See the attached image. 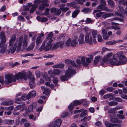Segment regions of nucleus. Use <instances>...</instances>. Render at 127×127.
<instances>
[{
  "mask_svg": "<svg viewBox=\"0 0 127 127\" xmlns=\"http://www.w3.org/2000/svg\"><path fill=\"white\" fill-rule=\"evenodd\" d=\"M23 37L22 35L20 36L18 41L15 42L13 47H11L7 51H6L7 46L5 44V43L1 42L0 43V53L1 54L6 53L8 54L11 52V53L12 54L14 53L16 48L18 51L24 50L27 47L29 38L27 35H25L24 38Z\"/></svg>",
  "mask_w": 127,
  "mask_h": 127,
  "instance_id": "obj_1",
  "label": "nucleus"
},
{
  "mask_svg": "<svg viewBox=\"0 0 127 127\" xmlns=\"http://www.w3.org/2000/svg\"><path fill=\"white\" fill-rule=\"evenodd\" d=\"M126 57L122 52H120L113 55L112 58L109 59V63L112 65H119L126 63Z\"/></svg>",
  "mask_w": 127,
  "mask_h": 127,
  "instance_id": "obj_2",
  "label": "nucleus"
},
{
  "mask_svg": "<svg viewBox=\"0 0 127 127\" xmlns=\"http://www.w3.org/2000/svg\"><path fill=\"white\" fill-rule=\"evenodd\" d=\"M89 57L86 58L84 56H79L76 59V62L79 65L82 64L84 66H87L93 61V58L92 55H89Z\"/></svg>",
  "mask_w": 127,
  "mask_h": 127,
  "instance_id": "obj_3",
  "label": "nucleus"
},
{
  "mask_svg": "<svg viewBox=\"0 0 127 127\" xmlns=\"http://www.w3.org/2000/svg\"><path fill=\"white\" fill-rule=\"evenodd\" d=\"M92 34L90 33H87L85 35V41L86 43H88L89 44L92 45L93 44V42L94 43L96 42L95 37L97 34V31H94L92 32Z\"/></svg>",
  "mask_w": 127,
  "mask_h": 127,
  "instance_id": "obj_4",
  "label": "nucleus"
},
{
  "mask_svg": "<svg viewBox=\"0 0 127 127\" xmlns=\"http://www.w3.org/2000/svg\"><path fill=\"white\" fill-rule=\"evenodd\" d=\"M53 40L51 38H47L42 44L41 47L39 48V50L42 51L44 49V50L47 51L51 49L52 50V44Z\"/></svg>",
  "mask_w": 127,
  "mask_h": 127,
  "instance_id": "obj_5",
  "label": "nucleus"
},
{
  "mask_svg": "<svg viewBox=\"0 0 127 127\" xmlns=\"http://www.w3.org/2000/svg\"><path fill=\"white\" fill-rule=\"evenodd\" d=\"M49 2L47 0H36L34 1V3H36L37 4L42 3L39 6V9L41 11L43 10L45 8V7L49 6V4L47 3Z\"/></svg>",
  "mask_w": 127,
  "mask_h": 127,
  "instance_id": "obj_6",
  "label": "nucleus"
},
{
  "mask_svg": "<svg viewBox=\"0 0 127 127\" xmlns=\"http://www.w3.org/2000/svg\"><path fill=\"white\" fill-rule=\"evenodd\" d=\"M5 80L4 83L6 84L9 85L12 82L16 81V79L15 76L13 74H6L5 76Z\"/></svg>",
  "mask_w": 127,
  "mask_h": 127,
  "instance_id": "obj_7",
  "label": "nucleus"
},
{
  "mask_svg": "<svg viewBox=\"0 0 127 127\" xmlns=\"http://www.w3.org/2000/svg\"><path fill=\"white\" fill-rule=\"evenodd\" d=\"M102 52L99 51H96L93 53V55L94 56L98 55L94 58V64H96L98 63L99 62L101 61L102 59Z\"/></svg>",
  "mask_w": 127,
  "mask_h": 127,
  "instance_id": "obj_8",
  "label": "nucleus"
},
{
  "mask_svg": "<svg viewBox=\"0 0 127 127\" xmlns=\"http://www.w3.org/2000/svg\"><path fill=\"white\" fill-rule=\"evenodd\" d=\"M28 78L30 80V81L29 82V84L31 87L32 89L33 87L34 86V82L35 78L34 77L32 76V73L30 71L28 72Z\"/></svg>",
  "mask_w": 127,
  "mask_h": 127,
  "instance_id": "obj_9",
  "label": "nucleus"
},
{
  "mask_svg": "<svg viewBox=\"0 0 127 127\" xmlns=\"http://www.w3.org/2000/svg\"><path fill=\"white\" fill-rule=\"evenodd\" d=\"M77 43L76 39H74L72 40L71 38H69L66 41L65 44L67 46H71L72 47H74L76 46Z\"/></svg>",
  "mask_w": 127,
  "mask_h": 127,
  "instance_id": "obj_10",
  "label": "nucleus"
},
{
  "mask_svg": "<svg viewBox=\"0 0 127 127\" xmlns=\"http://www.w3.org/2000/svg\"><path fill=\"white\" fill-rule=\"evenodd\" d=\"M64 41H60L52 44V50L60 48H63L64 46Z\"/></svg>",
  "mask_w": 127,
  "mask_h": 127,
  "instance_id": "obj_11",
  "label": "nucleus"
},
{
  "mask_svg": "<svg viewBox=\"0 0 127 127\" xmlns=\"http://www.w3.org/2000/svg\"><path fill=\"white\" fill-rule=\"evenodd\" d=\"M113 55V53L111 52L105 55L102 59V62L100 63L102 65H103L104 64H108L109 63V58L112 56Z\"/></svg>",
  "mask_w": 127,
  "mask_h": 127,
  "instance_id": "obj_12",
  "label": "nucleus"
},
{
  "mask_svg": "<svg viewBox=\"0 0 127 127\" xmlns=\"http://www.w3.org/2000/svg\"><path fill=\"white\" fill-rule=\"evenodd\" d=\"M15 77L17 79H24L26 80L27 79L26 73L25 71L19 73L15 75Z\"/></svg>",
  "mask_w": 127,
  "mask_h": 127,
  "instance_id": "obj_13",
  "label": "nucleus"
},
{
  "mask_svg": "<svg viewBox=\"0 0 127 127\" xmlns=\"http://www.w3.org/2000/svg\"><path fill=\"white\" fill-rule=\"evenodd\" d=\"M61 123L62 121L60 119H58L50 124L48 125V127H60Z\"/></svg>",
  "mask_w": 127,
  "mask_h": 127,
  "instance_id": "obj_14",
  "label": "nucleus"
},
{
  "mask_svg": "<svg viewBox=\"0 0 127 127\" xmlns=\"http://www.w3.org/2000/svg\"><path fill=\"white\" fill-rule=\"evenodd\" d=\"M75 71L71 66H69L65 73V75H67L68 77H70L71 76L74 75L75 73Z\"/></svg>",
  "mask_w": 127,
  "mask_h": 127,
  "instance_id": "obj_15",
  "label": "nucleus"
},
{
  "mask_svg": "<svg viewBox=\"0 0 127 127\" xmlns=\"http://www.w3.org/2000/svg\"><path fill=\"white\" fill-rule=\"evenodd\" d=\"M44 35V34L43 33H41L40 35L37 37L36 39V43L37 46L39 45L42 43V37H43Z\"/></svg>",
  "mask_w": 127,
  "mask_h": 127,
  "instance_id": "obj_16",
  "label": "nucleus"
},
{
  "mask_svg": "<svg viewBox=\"0 0 127 127\" xmlns=\"http://www.w3.org/2000/svg\"><path fill=\"white\" fill-rule=\"evenodd\" d=\"M65 62L67 64H70L75 67H77L78 66V65L74 61L71 60L69 59H68L65 60Z\"/></svg>",
  "mask_w": 127,
  "mask_h": 127,
  "instance_id": "obj_17",
  "label": "nucleus"
},
{
  "mask_svg": "<svg viewBox=\"0 0 127 127\" xmlns=\"http://www.w3.org/2000/svg\"><path fill=\"white\" fill-rule=\"evenodd\" d=\"M16 36L14 35H13L11 37L9 40V45L10 46H12L16 40Z\"/></svg>",
  "mask_w": 127,
  "mask_h": 127,
  "instance_id": "obj_18",
  "label": "nucleus"
},
{
  "mask_svg": "<svg viewBox=\"0 0 127 127\" xmlns=\"http://www.w3.org/2000/svg\"><path fill=\"white\" fill-rule=\"evenodd\" d=\"M0 38L2 40L1 42L5 43L6 38V37L4 36V33L3 32H0Z\"/></svg>",
  "mask_w": 127,
  "mask_h": 127,
  "instance_id": "obj_19",
  "label": "nucleus"
},
{
  "mask_svg": "<svg viewBox=\"0 0 127 127\" xmlns=\"http://www.w3.org/2000/svg\"><path fill=\"white\" fill-rule=\"evenodd\" d=\"M84 35L83 34L81 33L79 35L78 38V42L79 44H81L84 43Z\"/></svg>",
  "mask_w": 127,
  "mask_h": 127,
  "instance_id": "obj_20",
  "label": "nucleus"
},
{
  "mask_svg": "<svg viewBox=\"0 0 127 127\" xmlns=\"http://www.w3.org/2000/svg\"><path fill=\"white\" fill-rule=\"evenodd\" d=\"M36 95V92L34 91H32L29 93L27 95L28 99H29L31 97H35Z\"/></svg>",
  "mask_w": 127,
  "mask_h": 127,
  "instance_id": "obj_21",
  "label": "nucleus"
},
{
  "mask_svg": "<svg viewBox=\"0 0 127 127\" xmlns=\"http://www.w3.org/2000/svg\"><path fill=\"white\" fill-rule=\"evenodd\" d=\"M4 123L8 125H11L13 124L14 121L9 119H5L3 121Z\"/></svg>",
  "mask_w": 127,
  "mask_h": 127,
  "instance_id": "obj_22",
  "label": "nucleus"
},
{
  "mask_svg": "<svg viewBox=\"0 0 127 127\" xmlns=\"http://www.w3.org/2000/svg\"><path fill=\"white\" fill-rule=\"evenodd\" d=\"M13 101L12 100H7L6 101H3L1 103L3 105H10L13 104Z\"/></svg>",
  "mask_w": 127,
  "mask_h": 127,
  "instance_id": "obj_23",
  "label": "nucleus"
},
{
  "mask_svg": "<svg viewBox=\"0 0 127 127\" xmlns=\"http://www.w3.org/2000/svg\"><path fill=\"white\" fill-rule=\"evenodd\" d=\"M33 106L32 105H30V106L28 107V111L26 110V114H23V116H27L28 114L29 113V112H32L33 110Z\"/></svg>",
  "mask_w": 127,
  "mask_h": 127,
  "instance_id": "obj_24",
  "label": "nucleus"
},
{
  "mask_svg": "<svg viewBox=\"0 0 127 127\" xmlns=\"http://www.w3.org/2000/svg\"><path fill=\"white\" fill-rule=\"evenodd\" d=\"M110 121L112 123H121L122 121L118 119L117 118H112L110 120Z\"/></svg>",
  "mask_w": 127,
  "mask_h": 127,
  "instance_id": "obj_25",
  "label": "nucleus"
},
{
  "mask_svg": "<svg viewBox=\"0 0 127 127\" xmlns=\"http://www.w3.org/2000/svg\"><path fill=\"white\" fill-rule=\"evenodd\" d=\"M82 102V101L81 100H75L72 103H73V105L76 106L81 104Z\"/></svg>",
  "mask_w": 127,
  "mask_h": 127,
  "instance_id": "obj_26",
  "label": "nucleus"
},
{
  "mask_svg": "<svg viewBox=\"0 0 127 127\" xmlns=\"http://www.w3.org/2000/svg\"><path fill=\"white\" fill-rule=\"evenodd\" d=\"M34 4H32V8L30 11V13H32L35 10L37 7V4L35 3Z\"/></svg>",
  "mask_w": 127,
  "mask_h": 127,
  "instance_id": "obj_27",
  "label": "nucleus"
},
{
  "mask_svg": "<svg viewBox=\"0 0 127 127\" xmlns=\"http://www.w3.org/2000/svg\"><path fill=\"white\" fill-rule=\"evenodd\" d=\"M53 73L54 74L59 75L62 73V71L58 69H54L53 70Z\"/></svg>",
  "mask_w": 127,
  "mask_h": 127,
  "instance_id": "obj_28",
  "label": "nucleus"
},
{
  "mask_svg": "<svg viewBox=\"0 0 127 127\" xmlns=\"http://www.w3.org/2000/svg\"><path fill=\"white\" fill-rule=\"evenodd\" d=\"M113 94H107L103 96V98L104 99H107L108 98H110V100H111V99L113 97Z\"/></svg>",
  "mask_w": 127,
  "mask_h": 127,
  "instance_id": "obj_29",
  "label": "nucleus"
},
{
  "mask_svg": "<svg viewBox=\"0 0 127 127\" xmlns=\"http://www.w3.org/2000/svg\"><path fill=\"white\" fill-rule=\"evenodd\" d=\"M64 65L63 64H58L55 65H53L52 66L53 68H63L64 66Z\"/></svg>",
  "mask_w": 127,
  "mask_h": 127,
  "instance_id": "obj_30",
  "label": "nucleus"
},
{
  "mask_svg": "<svg viewBox=\"0 0 127 127\" xmlns=\"http://www.w3.org/2000/svg\"><path fill=\"white\" fill-rule=\"evenodd\" d=\"M69 78V77H68L67 75L61 76L60 77V78L61 80L62 81H65L68 80V78Z\"/></svg>",
  "mask_w": 127,
  "mask_h": 127,
  "instance_id": "obj_31",
  "label": "nucleus"
},
{
  "mask_svg": "<svg viewBox=\"0 0 127 127\" xmlns=\"http://www.w3.org/2000/svg\"><path fill=\"white\" fill-rule=\"evenodd\" d=\"M43 77L44 78L46 81H51V78L49 77H47V74L46 73H44Z\"/></svg>",
  "mask_w": 127,
  "mask_h": 127,
  "instance_id": "obj_32",
  "label": "nucleus"
},
{
  "mask_svg": "<svg viewBox=\"0 0 127 127\" xmlns=\"http://www.w3.org/2000/svg\"><path fill=\"white\" fill-rule=\"evenodd\" d=\"M116 43V40H112L110 41H108L106 42V44L107 45H113Z\"/></svg>",
  "mask_w": 127,
  "mask_h": 127,
  "instance_id": "obj_33",
  "label": "nucleus"
},
{
  "mask_svg": "<svg viewBox=\"0 0 127 127\" xmlns=\"http://www.w3.org/2000/svg\"><path fill=\"white\" fill-rule=\"evenodd\" d=\"M105 125L107 127H112L114 126L115 125L114 124L107 122H105Z\"/></svg>",
  "mask_w": 127,
  "mask_h": 127,
  "instance_id": "obj_34",
  "label": "nucleus"
},
{
  "mask_svg": "<svg viewBox=\"0 0 127 127\" xmlns=\"http://www.w3.org/2000/svg\"><path fill=\"white\" fill-rule=\"evenodd\" d=\"M120 4H123L124 5H127V0H120L119 2Z\"/></svg>",
  "mask_w": 127,
  "mask_h": 127,
  "instance_id": "obj_35",
  "label": "nucleus"
},
{
  "mask_svg": "<svg viewBox=\"0 0 127 127\" xmlns=\"http://www.w3.org/2000/svg\"><path fill=\"white\" fill-rule=\"evenodd\" d=\"M113 16V14L112 13H106L103 14L102 15V17L103 18L105 19L107 17L112 16Z\"/></svg>",
  "mask_w": 127,
  "mask_h": 127,
  "instance_id": "obj_36",
  "label": "nucleus"
},
{
  "mask_svg": "<svg viewBox=\"0 0 127 127\" xmlns=\"http://www.w3.org/2000/svg\"><path fill=\"white\" fill-rule=\"evenodd\" d=\"M117 112V111L115 107L110 109L108 111V112L109 113H116Z\"/></svg>",
  "mask_w": 127,
  "mask_h": 127,
  "instance_id": "obj_37",
  "label": "nucleus"
},
{
  "mask_svg": "<svg viewBox=\"0 0 127 127\" xmlns=\"http://www.w3.org/2000/svg\"><path fill=\"white\" fill-rule=\"evenodd\" d=\"M50 93V91L47 88H46L45 89L43 92V94L46 95H48Z\"/></svg>",
  "mask_w": 127,
  "mask_h": 127,
  "instance_id": "obj_38",
  "label": "nucleus"
},
{
  "mask_svg": "<svg viewBox=\"0 0 127 127\" xmlns=\"http://www.w3.org/2000/svg\"><path fill=\"white\" fill-rule=\"evenodd\" d=\"M79 11L78 10H76L74 11L72 14V17L73 18H74L76 17Z\"/></svg>",
  "mask_w": 127,
  "mask_h": 127,
  "instance_id": "obj_39",
  "label": "nucleus"
},
{
  "mask_svg": "<svg viewBox=\"0 0 127 127\" xmlns=\"http://www.w3.org/2000/svg\"><path fill=\"white\" fill-rule=\"evenodd\" d=\"M31 4L30 3H29L27 4L26 5H24L25 10L26 11L29 10V7H30Z\"/></svg>",
  "mask_w": 127,
  "mask_h": 127,
  "instance_id": "obj_40",
  "label": "nucleus"
},
{
  "mask_svg": "<svg viewBox=\"0 0 127 127\" xmlns=\"http://www.w3.org/2000/svg\"><path fill=\"white\" fill-rule=\"evenodd\" d=\"M87 111L86 110H84L80 114L81 117H83L86 116L87 113Z\"/></svg>",
  "mask_w": 127,
  "mask_h": 127,
  "instance_id": "obj_41",
  "label": "nucleus"
},
{
  "mask_svg": "<svg viewBox=\"0 0 127 127\" xmlns=\"http://www.w3.org/2000/svg\"><path fill=\"white\" fill-rule=\"evenodd\" d=\"M118 104V103L114 101H112L110 102L109 103V105L110 106L114 105H116Z\"/></svg>",
  "mask_w": 127,
  "mask_h": 127,
  "instance_id": "obj_42",
  "label": "nucleus"
},
{
  "mask_svg": "<svg viewBox=\"0 0 127 127\" xmlns=\"http://www.w3.org/2000/svg\"><path fill=\"white\" fill-rule=\"evenodd\" d=\"M107 1L109 4L111 6L113 7L115 5V4L112 0H108Z\"/></svg>",
  "mask_w": 127,
  "mask_h": 127,
  "instance_id": "obj_43",
  "label": "nucleus"
},
{
  "mask_svg": "<svg viewBox=\"0 0 127 127\" xmlns=\"http://www.w3.org/2000/svg\"><path fill=\"white\" fill-rule=\"evenodd\" d=\"M24 106L23 105H19L16 106L14 110H20L21 108L23 107Z\"/></svg>",
  "mask_w": 127,
  "mask_h": 127,
  "instance_id": "obj_44",
  "label": "nucleus"
},
{
  "mask_svg": "<svg viewBox=\"0 0 127 127\" xmlns=\"http://www.w3.org/2000/svg\"><path fill=\"white\" fill-rule=\"evenodd\" d=\"M111 20L112 21L113 20H118L120 22H123V19L118 17L114 18L111 19Z\"/></svg>",
  "mask_w": 127,
  "mask_h": 127,
  "instance_id": "obj_45",
  "label": "nucleus"
},
{
  "mask_svg": "<svg viewBox=\"0 0 127 127\" xmlns=\"http://www.w3.org/2000/svg\"><path fill=\"white\" fill-rule=\"evenodd\" d=\"M117 116L118 118L121 119H123L125 118V116L123 115L117 114Z\"/></svg>",
  "mask_w": 127,
  "mask_h": 127,
  "instance_id": "obj_46",
  "label": "nucleus"
},
{
  "mask_svg": "<svg viewBox=\"0 0 127 127\" xmlns=\"http://www.w3.org/2000/svg\"><path fill=\"white\" fill-rule=\"evenodd\" d=\"M115 14H116V15L120 16L122 18H124L125 17L124 14L119 13L118 12H115Z\"/></svg>",
  "mask_w": 127,
  "mask_h": 127,
  "instance_id": "obj_47",
  "label": "nucleus"
},
{
  "mask_svg": "<svg viewBox=\"0 0 127 127\" xmlns=\"http://www.w3.org/2000/svg\"><path fill=\"white\" fill-rule=\"evenodd\" d=\"M86 23H92L94 22V21L92 20L90 18H88L86 19Z\"/></svg>",
  "mask_w": 127,
  "mask_h": 127,
  "instance_id": "obj_48",
  "label": "nucleus"
},
{
  "mask_svg": "<svg viewBox=\"0 0 127 127\" xmlns=\"http://www.w3.org/2000/svg\"><path fill=\"white\" fill-rule=\"evenodd\" d=\"M35 74L36 75V77L37 78H39L40 76V72L39 71L36 70L35 72Z\"/></svg>",
  "mask_w": 127,
  "mask_h": 127,
  "instance_id": "obj_49",
  "label": "nucleus"
},
{
  "mask_svg": "<svg viewBox=\"0 0 127 127\" xmlns=\"http://www.w3.org/2000/svg\"><path fill=\"white\" fill-rule=\"evenodd\" d=\"M18 20L20 21H24L25 20V19L24 17L22 16H19L18 17Z\"/></svg>",
  "mask_w": 127,
  "mask_h": 127,
  "instance_id": "obj_50",
  "label": "nucleus"
},
{
  "mask_svg": "<svg viewBox=\"0 0 127 127\" xmlns=\"http://www.w3.org/2000/svg\"><path fill=\"white\" fill-rule=\"evenodd\" d=\"M104 5L102 4L99 5L96 8L97 9L103 10V9Z\"/></svg>",
  "mask_w": 127,
  "mask_h": 127,
  "instance_id": "obj_51",
  "label": "nucleus"
},
{
  "mask_svg": "<svg viewBox=\"0 0 127 127\" xmlns=\"http://www.w3.org/2000/svg\"><path fill=\"white\" fill-rule=\"evenodd\" d=\"M68 114V113L67 112H64L62 114L61 117L62 118H64Z\"/></svg>",
  "mask_w": 127,
  "mask_h": 127,
  "instance_id": "obj_52",
  "label": "nucleus"
},
{
  "mask_svg": "<svg viewBox=\"0 0 127 127\" xmlns=\"http://www.w3.org/2000/svg\"><path fill=\"white\" fill-rule=\"evenodd\" d=\"M74 106L73 105V103L71 102L68 106V109L70 111L72 110Z\"/></svg>",
  "mask_w": 127,
  "mask_h": 127,
  "instance_id": "obj_53",
  "label": "nucleus"
},
{
  "mask_svg": "<svg viewBox=\"0 0 127 127\" xmlns=\"http://www.w3.org/2000/svg\"><path fill=\"white\" fill-rule=\"evenodd\" d=\"M53 36V32H50L47 36V38H52V37Z\"/></svg>",
  "mask_w": 127,
  "mask_h": 127,
  "instance_id": "obj_54",
  "label": "nucleus"
},
{
  "mask_svg": "<svg viewBox=\"0 0 127 127\" xmlns=\"http://www.w3.org/2000/svg\"><path fill=\"white\" fill-rule=\"evenodd\" d=\"M21 99L23 100H25L27 99H28L27 95V96L26 95H23L21 97Z\"/></svg>",
  "mask_w": 127,
  "mask_h": 127,
  "instance_id": "obj_55",
  "label": "nucleus"
},
{
  "mask_svg": "<svg viewBox=\"0 0 127 127\" xmlns=\"http://www.w3.org/2000/svg\"><path fill=\"white\" fill-rule=\"evenodd\" d=\"M61 13V11L60 10L57 9L56 10V11H55V14L57 15H60Z\"/></svg>",
  "mask_w": 127,
  "mask_h": 127,
  "instance_id": "obj_56",
  "label": "nucleus"
},
{
  "mask_svg": "<svg viewBox=\"0 0 127 127\" xmlns=\"http://www.w3.org/2000/svg\"><path fill=\"white\" fill-rule=\"evenodd\" d=\"M48 74L52 77H53L54 74L53 73V71H52L51 70H50L48 71Z\"/></svg>",
  "mask_w": 127,
  "mask_h": 127,
  "instance_id": "obj_57",
  "label": "nucleus"
},
{
  "mask_svg": "<svg viewBox=\"0 0 127 127\" xmlns=\"http://www.w3.org/2000/svg\"><path fill=\"white\" fill-rule=\"evenodd\" d=\"M98 41L99 42H101L102 41V38L100 34H98L97 35Z\"/></svg>",
  "mask_w": 127,
  "mask_h": 127,
  "instance_id": "obj_58",
  "label": "nucleus"
},
{
  "mask_svg": "<svg viewBox=\"0 0 127 127\" xmlns=\"http://www.w3.org/2000/svg\"><path fill=\"white\" fill-rule=\"evenodd\" d=\"M114 100H116L118 102H122V99L119 97H115L114 98Z\"/></svg>",
  "mask_w": 127,
  "mask_h": 127,
  "instance_id": "obj_59",
  "label": "nucleus"
},
{
  "mask_svg": "<svg viewBox=\"0 0 127 127\" xmlns=\"http://www.w3.org/2000/svg\"><path fill=\"white\" fill-rule=\"evenodd\" d=\"M29 118L32 119H33L35 121L36 120V117H34V116L33 115H30L29 116Z\"/></svg>",
  "mask_w": 127,
  "mask_h": 127,
  "instance_id": "obj_60",
  "label": "nucleus"
},
{
  "mask_svg": "<svg viewBox=\"0 0 127 127\" xmlns=\"http://www.w3.org/2000/svg\"><path fill=\"white\" fill-rule=\"evenodd\" d=\"M54 64V63L53 62H46L45 64V65H53Z\"/></svg>",
  "mask_w": 127,
  "mask_h": 127,
  "instance_id": "obj_61",
  "label": "nucleus"
},
{
  "mask_svg": "<svg viewBox=\"0 0 127 127\" xmlns=\"http://www.w3.org/2000/svg\"><path fill=\"white\" fill-rule=\"evenodd\" d=\"M60 9L62 11L65 12L67 11L69 9V8L67 7L61 8Z\"/></svg>",
  "mask_w": 127,
  "mask_h": 127,
  "instance_id": "obj_62",
  "label": "nucleus"
},
{
  "mask_svg": "<svg viewBox=\"0 0 127 127\" xmlns=\"http://www.w3.org/2000/svg\"><path fill=\"white\" fill-rule=\"evenodd\" d=\"M15 102L17 103H20L21 102V100L20 98H17L15 100Z\"/></svg>",
  "mask_w": 127,
  "mask_h": 127,
  "instance_id": "obj_63",
  "label": "nucleus"
},
{
  "mask_svg": "<svg viewBox=\"0 0 127 127\" xmlns=\"http://www.w3.org/2000/svg\"><path fill=\"white\" fill-rule=\"evenodd\" d=\"M35 45V42H32L31 45L29 47V48L30 49V50H31L33 49L34 48Z\"/></svg>",
  "mask_w": 127,
  "mask_h": 127,
  "instance_id": "obj_64",
  "label": "nucleus"
}]
</instances>
